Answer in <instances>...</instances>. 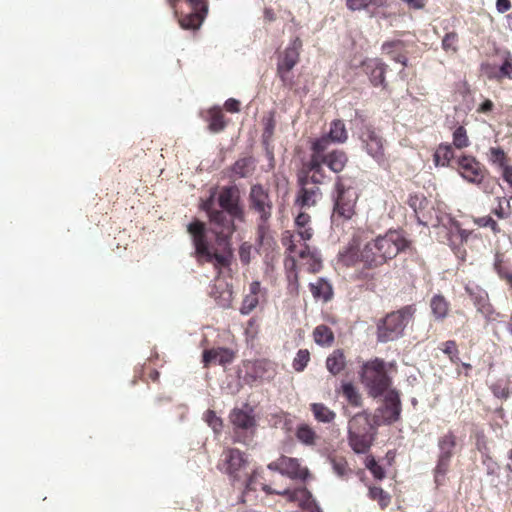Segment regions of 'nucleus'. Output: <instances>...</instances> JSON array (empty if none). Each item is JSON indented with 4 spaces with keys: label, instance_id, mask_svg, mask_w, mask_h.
<instances>
[{
    "label": "nucleus",
    "instance_id": "nucleus-1",
    "mask_svg": "<svg viewBox=\"0 0 512 512\" xmlns=\"http://www.w3.org/2000/svg\"><path fill=\"white\" fill-rule=\"evenodd\" d=\"M211 226L217 249H213L207 239L205 223L195 219L187 225V231L191 235L195 249V257L198 263H211L216 269L229 267L233 257L231 238L236 231L235 223L232 219L219 215Z\"/></svg>",
    "mask_w": 512,
    "mask_h": 512
},
{
    "label": "nucleus",
    "instance_id": "nucleus-2",
    "mask_svg": "<svg viewBox=\"0 0 512 512\" xmlns=\"http://www.w3.org/2000/svg\"><path fill=\"white\" fill-rule=\"evenodd\" d=\"M248 207L257 215L256 243L260 247L264 244L270 233V220L274 204L268 189L261 184H253L248 194Z\"/></svg>",
    "mask_w": 512,
    "mask_h": 512
},
{
    "label": "nucleus",
    "instance_id": "nucleus-3",
    "mask_svg": "<svg viewBox=\"0 0 512 512\" xmlns=\"http://www.w3.org/2000/svg\"><path fill=\"white\" fill-rule=\"evenodd\" d=\"M415 313L416 307L411 304L392 311L380 319L377 323L378 342L387 343L401 338Z\"/></svg>",
    "mask_w": 512,
    "mask_h": 512
},
{
    "label": "nucleus",
    "instance_id": "nucleus-4",
    "mask_svg": "<svg viewBox=\"0 0 512 512\" xmlns=\"http://www.w3.org/2000/svg\"><path fill=\"white\" fill-rule=\"evenodd\" d=\"M357 198L356 190L352 187H346L342 177H337L333 194V212L331 215L333 225H339L353 217Z\"/></svg>",
    "mask_w": 512,
    "mask_h": 512
},
{
    "label": "nucleus",
    "instance_id": "nucleus-5",
    "mask_svg": "<svg viewBox=\"0 0 512 512\" xmlns=\"http://www.w3.org/2000/svg\"><path fill=\"white\" fill-rule=\"evenodd\" d=\"M360 375L362 383L374 398L381 396L391 384L385 362L379 358L364 363Z\"/></svg>",
    "mask_w": 512,
    "mask_h": 512
},
{
    "label": "nucleus",
    "instance_id": "nucleus-6",
    "mask_svg": "<svg viewBox=\"0 0 512 512\" xmlns=\"http://www.w3.org/2000/svg\"><path fill=\"white\" fill-rule=\"evenodd\" d=\"M373 242V246L376 247L381 258H384V263L410 249L411 246V242L404 236V233L398 230H389L384 235L378 236Z\"/></svg>",
    "mask_w": 512,
    "mask_h": 512
},
{
    "label": "nucleus",
    "instance_id": "nucleus-7",
    "mask_svg": "<svg viewBox=\"0 0 512 512\" xmlns=\"http://www.w3.org/2000/svg\"><path fill=\"white\" fill-rule=\"evenodd\" d=\"M302 41L295 37L285 50L279 54L277 60V75L283 86L291 88L294 85L292 69L299 61Z\"/></svg>",
    "mask_w": 512,
    "mask_h": 512
},
{
    "label": "nucleus",
    "instance_id": "nucleus-8",
    "mask_svg": "<svg viewBox=\"0 0 512 512\" xmlns=\"http://www.w3.org/2000/svg\"><path fill=\"white\" fill-rule=\"evenodd\" d=\"M220 212L227 213V218L232 222L245 221L244 208L241 205L240 194L237 186H223L217 198Z\"/></svg>",
    "mask_w": 512,
    "mask_h": 512
},
{
    "label": "nucleus",
    "instance_id": "nucleus-9",
    "mask_svg": "<svg viewBox=\"0 0 512 512\" xmlns=\"http://www.w3.org/2000/svg\"><path fill=\"white\" fill-rule=\"evenodd\" d=\"M438 459L435 467V482L440 483L441 479L445 477L451 459L454 455L456 448V436L452 431H448L438 439Z\"/></svg>",
    "mask_w": 512,
    "mask_h": 512
},
{
    "label": "nucleus",
    "instance_id": "nucleus-10",
    "mask_svg": "<svg viewBox=\"0 0 512 512\" xmlns=\"http://www.w3.org/2000/svg\"><path fill=\"white\" fill-rule=\"evenodd\" d=\"M360 139L367 154L378 164L382 165L385 162L384 140L382 136L372 126H366Z\"/></svg>",
    "mask_w": 512,
    "mask_h": 512
},
{
    "label": "nucleus",
    "instance_id": "nucleus-11",
    "mask_svg": "<svg viewBox=\"0 0 512 512\" xmlns=\"http://www.w3.org/2000/svg\"><path fill=\"white\" fill-rule=\"evenodd\" d=\"M222 463L219 464L221 470L227 473L234 481L241 479V471L246 466V460L243 453L238 449H227L222 454Z\"/></svg>",
    "mask_w": 512,
    "mask_h": 512
},
{
    "label": "nucleus",
    "instance_id": "nucleus-12",
    "mask_svg": "<svg viewBox=\"0 0 512 512\" xmlns=\"http://www.w3.org/2000/svg\"><path fill=\"white\" fill-rule=\"evenodd\" d=\"M465 291L473 301L477 311L488 318L493 313V307L489 302L488 293L480 286L474 283H468L465 286Z\"/></svg>",
    "mask_w": 512,
    "mask_h": 512
},
{
    "label": "nucleus",
    "instance_id": "nucleus-13",
    "mask_svg": "<svg viewBox=\"0 0 512 512\" xmlns=\"http://www.w3.org/2000/svg\"><path fill=\"white\" fill-rule=\"evenodd\" d=\"M268 468L291 478H304L307 473V470L301 469L297 459L286 456H281L277 461L271 462L268 464Z\"/></svg>",
    "mask_w": 512,
    "mask_h": 512
},
{
    "label": "nucleus",
    "instance_id": "nucleus-14",
    "mask_svg": "<svg viewBox=\"0 0 512 512\" xmlns=\"http://www.w3.org/2000/svg\"><path fill=\"white\" fill-rule=\"evenodd\" d=\"M382 421L379 415L375 414L371 420L366 411L355 414L348 423V432L370 433L376 432Z\"/></svg>",
    "mask_w": 512,
    "mask_h": 512
},
{
    "label": "nucleus",
    "instance_id": "nucleus-15",
    "mask_svg": "<svg viewBox=\"0 0 512 512\" xmlns=\"http://www.w3.org/2000/svg\"><path fill=\"white\" fill-rule=\"evenodd\" d=\"M461 176L470 183L480 184L483 179V173L480 163L471 156H462L457 159Z\"/></svg>",
    "mask_w": 512,
    "mask_h": 512
},
{
    "label": "nucleus",
    "instance_id": "nucleus-16",
    "mask_svg": "<svg viewBox=\"0 0 512 512\" xmlns=\"http://www.w3.org/2000/svg\"><path fill=\"white\" fill-rule=\"evenodd\" d=\"M331 142L332 141L330 140L329 137H327L326 134L312 141V154L307 164V168L315 171H318L320 169V165H323V160L327 155V153L325 152L328 150Z\"/></svg>",
    "mask_w": 512,
    "mask_h": 512
},
{
    "label": "nucleus",
    "instance_id": "nucleus-17",
    "mask_svg": "<svg viewBox=\"0 0 512 512\" xmlns=\"http://www.w3.org/2000/svg\"><path fill=\"white\" fill-rule=\"evenodd\" d=\"M375 436L376 432H348V443L356 454H366L370 450Z\"/></svg>",
    "mask_w": 512,
    "mask_h": 512
},
{
    "label": "nucleus",
    "instance_id": "nucleus-18",
    "mask_svg": "<svg viewBox=\"0 0 512 512\" xmlns=\"http://www.w3.org/2000/svg\"><path fill=\"white\" fill-rule=\"evenodd\" d=\"M378 411L384 414V423L391 424L396 422L401 413V402L396 391H390L385 397V406Z\"/></svg>",
    "mask_w": 512,
    "mask_h": 512
},
{
    "label": "nucleus",
    "instance_id": "nucleus-19",
    "mask_svg": "<svg viewBox=\"0 0 512 512\" xmlns=\"http://www.w3.org/2000/svg\"><path fill=\"white\" fill-rule=\"evenodd\" d=\"M387 65L379 59H371L364 62L365 72L374 86H384L385 71Z\"/></svg>",
    "mask_w": 512,
    "mask_h": 512
},
{
    "label": "nucleus",
    "instance_id": "nucleus-20",
    "mask_svg": "<svg viewBox=\"0 0 512 512\" xmlns=\"http://www.w3.org/2000/svg\"><path fill=\"white\" fill-rule=\"evenodd\" d=\"M230 421L231 423L239 429L247 430L255 425V419L252 415V409L243 410V409H233L230 413Z\"/></svg>",
    "mask_w": 512,
    "mask_h": 512
},
{
    "label": "nucleus",
    "instance_id": "nucleus-21",
    "mask_svg": "<svg viewBox=\"0 0 512 512\" xmlns=\"http://www.w3.org/2000/svg\"><path fill=\"white\" fill-rule=\"evenodd\" d=\"M373 244V241L366 243L360 251V260L367 268H376L384 264V258H381Z\"/></svg>",
    "mask_w": 512,
    "mask_h": 512
},
{
    "label": "nucleus",
    "instance_id": "nucleus-22",
    "mask_svg": "<svg viewBox=\"0 0 512 512\" xmlns=\"http://www.w3.org/2000/svg\"><path fill=\"white\" fill-rule=\"evenodd\" d=\"M310 292L316 300L328 302L333 296L331 284L324 278L317 279L316 282L309 284Z\"/></svg>",
    "mask_w": 512,
    "mask_h": 512
},
{
    "label": "nucleus",
    "instance_id": "nucleus-23",
    "mask_svg": "<svg viewBox=\"0 0 512 512\" xmlns=\"http://www.w3.org/2000/svg\"><path fill=\"white\" fill-rule=\"evenodd\" d=\"M347 161L348 157L344 151L333 150L327 153L323 160V164H325L331 171L339 173L344 169Z\"/></svg>",
    "mask_w": 512,
    "mask_h": 512
},
{
    "label": "nucleus",
    "instance_id": "nucleus-24",
    "mask_svg": "<svg viewBox=\"0 0 512 512\" xmlns=\"http://www.w3.org/2000/svg\"><path fill=\"white\" fill-rule=\"evenodd\" d=\"M307 183V177L299 178V184L301 185V189L296 199V203L299 204L301 207H310L314 205L316 202V194L319 192L318 188H306L305 186L307 185Z\"/></svg>",
    "mask_w": 512,
    "mask_h": 512
},
{
    "label": "nucleus",
    "instance_id": "nucleus-25",
    "mask_svg": "<svg viewBox=\"0 0 512 512\" xmlns=\"http://www.w3.org/2000/svg\"><path fill=\"white\" fill-rule=\"evenodd\" d=\"M358 247L359 242L356 238H353L348 246L343 251L339 252V260L343 265L350 267L358 261L360 258V255L358 254Z\"/></svg>",
    "mask_w": 512,
    "mask_h": 512
},
{
    "label": "nucleus",
    "instance_id": "nucleus-26",
    "mask_svg": "<svg viewBox=\"0 0 512 512\" xmlns=\"http://www.w3.org/2000/svg\"><path fill=\"white\" fill-rule=\"evenodd\" d=\"M346 366L345 356L342 350L333 351L326 359V368L332 375L339 374Z\"/></svg>",
    "mask_w": 512,
    "mask_h": 512
},
{
    "label": "nucleus",
    "instance_id": "nucleus-27",
    "mask_svg": "<svg viewBox=\"0 0 512 512\" xmlns=\"http://www.w3.org/2000/svg\"><path fill=\"white\" fill-rule=\"evenodd\" d=\"M297 440L306 446H313L318 439V435L312 427L306 423H301L297 426L295 431Z\"/></svg>",
    "mask_w": 512,
    "mask_h": 512
},
{
    "label": "nucleus",
    "instance_id": "nucleus-28",
    "mask_svg": "<svg viewBox=\"0 0 512 512\" xmlns=\"http://www.w3.org/2000/svg\"><path fill=\"white\" fill-rule=\"evenodd\" d=\"M430 308L436 320H443L447 317L449 303L440 294H436L431 298Z\"/></svg>",
    "mask_w": 512,
    "mask_h": 512
},
{
    "label": "nucleus",
    "instance_id": "nucleus-29",
    "mask_svg": "<svg viewBox=\"0 0 512 512\" xmlns=\"http://www.w3.org/2000/svg\"><path fill=\"white\" fill-rule=\"evenodd\" d=\"M255 170V160L253 157H244L237 160L233 167L232 172L240 178L250 176Z\"/></svg>",
    "mask_w": 512,
    "mask_h": 512
},
{
    "label": "nucleus",
    "instance_id": "nucleus-30",
    "mask_svg": "<svg viewBox=\"0 0 512 512\" xmlns=\"http://www.w3.org/2000/svg\"><path fill=\"white\" fill-rule=\"evenodd\" d=\"M206 13L193 10L191 13L179 19L181 28L185 30H197L202 25Z\"/></svg>",
    "mask_w": 512,
    "mask_h": 512
},
{
    "label": "nucleus",
    "instance_id": "nucleus-31",
    "mask_svg": "<svg viewBox=\"0 0 512 512\" xmlns=\"http://www.w3.org/2000/svg\"><path fill=\"white\" fill-rule=\"evenodd\" d=\"M327 137L334 143H344L348 139L347 130L342 120H334L330 124Z\"/></svg>",
    "mask_w": 512,
    "mask_h": 512
},
{
    "label": "nucleus",
    "instance_id": "nucleus-32",
    "mask_svg": "<svg viewBox=\"0 0 512 512\" xmlns=\"http://www.w3.org/2000/svg\"><path fill=\"white\" fill-rule=\"evenodd\" d=\"M215 194V190L211 191L210 196L201 204V209L206 212L210 224L215 223L219 215H223L224 218H227V213L220 212L219 208L215 207Z\"/></svg>",
    "mask_w": 512,
    "mask_h": 512
},
{
    "label": "nucleus",
    "instance_id": "nucleus-33",
    "mask_svg": "<svg viewBox=\"0 0 512 512\" xmlns=\"http://www.w3.org/2000/svg\"><path fill=\"white\" fill-rule=\"evenodd\" d=\"M311 412L314 418L321 423H331L336 414L322 403H312Z\"/></svg>",
    "mask_w": 512,
    "mask_h": 512
},
{
    "label": "nucleus",
    "instance_id": "nucleus-34",
    "mask_svg": "<svg viewBox=\"0 0 512 512\" xmlns=\"http://www.w3.org/2000/svg\"><path fill=\"white\" fill-rule=\"evenodd\" d=\"M453 148L450 144H440L434 153V162L437 166H448L453 159Z\"/></svg>",
    "mask_w": 512,
    "mask_h": 512
},
{
    "label": "nucleus",
    "instance_id": "nucleus-35",
    "mask_svg": "<svg viewBox=\"0 0 512 512\" xmlns=\"http://www.w3.org/2000/svg\"><path fill=\"white\" fill-rule=\"evenodd\" d=\"M315 342L320 346H330L334 341L332 330L326 325H319L313 332Z\"/></svg>",
    "mask_w": 512,
    "mask_h": 512
},
{
    "label": "nucleus",
    "instance_id": "nucleus-36",
    "mask_svg": "<svg viewBox=\"0 0 512 512\" xmlns=\"http://www.w3.org/2000/svg\"><path fill=\"white\" fill-rule=\"evenodd\" d=\"M489 161L497 165L501 171L504 169L507 164V156L504 150L501 147H491L489 150Z\"/></svg>",
    "mask_w": 512,
    "mask_h": 512
},
{
    "label": "nucleus",
    "instance_id": "nucleus-37",
    "mask_svg": "<svg viewBox=\"0 0 512 512\" xmlns=\"http://www.w3.org/2000/svg\"><path fill=\"white\" fill-rule=\"evenodd\" d=\"M342 393L351 405L359 406L361 404V396L352 383H344Z\"/></svg>",
    "mask_w": 512,
    "mask_h": 512
},
{
    "label": "nucleus",
    "instance_id": "nucleus-38",
    "mask_svg": "<svg viewBox=\"0 0 512 512\" xmlns=\"http://www.w3.org/2000/svg\"><path fill=\"white\" fill-rule=\"evenodd\" d=\"M369 496L371 499L378 501L381 508H385L390 503V496L380 487H370Z\"/></svg>",
    "mask_w": 512,
    "mask_h": 512
},
{
    "label": "nucleus",
    "instance_id": "nucleus-39",
    "mask_svg": "<svg viewBox=\"0 0 512 512\" xmlns=\"http://www.w3.org/2000/svg\"><path fill=\"white\" fill-rule=\"evenodd\" d=\"M453 145L462 149L469 145V139L466 133V129L463 126H459L453 132Z\"/></svg>",
    "mask_w": 512,
    "mask_h": 512
},
{
    "label": "nucleus",
    "instance_id": "nucleus-40",
    "mask_svg": "<svg viewBox=\"0 0 512 512\" xmlns=\"http://www.w3.org/2000/svg\"><path fill=\"white\" fill-rule=\"evenodd\" d=\"M310 360V353L307 349H300L293 360V368L297 372L303 371Z\"/></svg>",
    "mask_w": 512,
    "mask_h": 512
},
{
    "label": "nucleus",
    "instance_id": "nucleus-41",
    "mask_svg": "<svg viewBox=\"0 0 512 512\" xmlns=\"http://www.w3.org/2000/svg\"><path fill=\"white\" fill-rule=\"evenodd\" d=\"M365 466L372 473L374 478L382 480L385 477V470L378 464L373 456H368L366 458Z\"/></svg>",
    "mask_w": 512,
    "mask_h": 512
},
{
    "label": "nucleus",
    "instance_id": "nucleus-42",
    "mask_svg": "<svg viewBox=\"0 0 512 512\" xmlns=\"http://www.w3.org/2000/svg\"><path fill=\"white\" fill-rule=\"evenodd\" d=\"M493 213L500 219L508 218L511 215L510 200L505 197L498 198V205Z\"/></svg>",
    "mask_w": 512,
    "mask_h": 512
},
{
    "label": "nucleus",
    "instance_id": "nucleus-43",
    "mask_svg": "<svg viewBox=\"0 0 512 512\" xmlns=\"http://www.w3.org/2000/svg\"><path fill=\"white\" fill-rule=\"evenodd\" d=\"M512 78V59L507 56L495 74H489V78Z\"/></svg>",
    "mask_w": 512,
    "mask_h": 512
},
{
    "label": "nucleus",
    "instance_id": "nucleus-44",
    "mask_svg": "<svg viewBox=\"0 0 512 512\" xmlns=\"http://www.w3.org/2000/svg\"><path fill=\"white\" fill-rule=\"evenodd\" d=\"M259 299L258 296L253 294H248L245 296L242 302V306L240 308V312L243 315L250 314L258 305Z\"/></svg>",
    "mask_w": 512,
    "mask_h": 512
},
{
    "label": "nucleus",
    "instance_id": "nucleus-45",
    "mask_svg": "<svg viewBox=\"0 0 512 512\" xmlns=\"http://www.w3.org/2000/svg\"><path fill=\"white\" fill-rule=\"evenodd\" d=\"M217 292H213V295L215 297V300L217 301V304L222 308H229L232 302V291L231 289L226 286V288L219 293V295L216 294Z\"/></svg>",
    "mask_w": 512,
    "mask_h": 512
},
{
    "label": "nucleus",
    "instance_id": "nucleus-46",
    "mask_svg": "<svg viewBox=\"0 0 512 512\" xmlns=\"http://www.w3.org/2000/svg\"><path fill=\"white\" fill-rule=\"evenodd\" d=\"M329 460L331 462L332 469L336 475H338L339 477H343L347 474L348 467L347 462L344 458L330 457Z\"/></svg>",
    "mask_w": 512,
    "mask_h": 512
},
{
    "label": "nucleus",
    "instance_id": "nucleus-47",
    "mask_svg": "<svg viewBox=\"0 0 512 512\" xmlns=\"http://www.w3.org/2000/svg\"><path fill=\"white\" fill-rule=\"evenodd\" d=\"M205 421L209 427L213 429L215 433H218L222 429V420L219 418L213 410H208L205 413Z\"/></svg>",
    "mask_w": 512,
    "mask_h": 512
},
{
    "label": "nucleus",
    "instance_id": "nucleus-48",
    "mask_svg": "<svg viewBox=\"0 0 512 512\" xmlns=\"http://www.w3.org/2000/svg\"><path fill=\"white\" fill-rule=\"evenodd\" d=\"M225 127V122L223 120V116L221 113L219 112H215L211 115V118H210V123H209V129L212 131V132H220L224 129Z\"/></svg>",
    "mask_w": 512,
    "mask_h": 512
},
{
    "label": "nucleus",
    "instance_id": "nucleus-49",
    "mask_svg": "<svg viewBox=\"0 0 512 512\" xmlns=\"http://www.w3.org/2000/svg\"><path fill=\"white\" fill-rule=\"evenodd\" d=\"M458 41V36L454 32L447 33L442 40V47L444 50L456 51V43Z\"/></svg>",
    "mask_w": 512,
    "mask_h": 512
},
{
    "label": "nucleus",
    "instance_id": "nucleus-50",
    "mask_svg": "<svg viewBox=\"0 0 512 512\" xmlns=\"http://www.w3.org/2000/svg\"><path fill=\"white\" fill-rule=\"evenodd\" d=\"M251 250L252 246L249 243L245 242L241 244L239 248V257L243 264H249L251 260Z\"/></svg>",
    "mask_w": 512,
    "mask_h": 512
},
{
    "label": "nucleus",
    "instance_id": "nucleus-51",
    "mask_svg": "<svg viewBox=\"0 0 512 512\" xmlns=\"http://www.w3.org/2000/svg\"><path fill=\"white\" fill-rule=\"evenodd\" d=\"M502 262H503V255L497 252L495 254L494 269L496 270L497 274L502 279L506 280V275L512 274V272H508V271L504 270V268L502 267Z\"/></svg>",
    "mask_w": 512,
    "mask_h": 512
},
{
    "label": "nucleus",
    "instance_id": "nucleus-52",
    "mask_svg": "<svg viewBox=\"0 0 512 512\" xmlns=\"http://www.w3.org/2000/svg\"><path fill=\"white\" fill-rule=\"evenodd\" d=\"M442 351H443V353L448 355L449 358H453V357H456L457 355H459V351L457 349V345L454 340H448V341L444 342Z\"/></svg>",
    "mask_w": 512,
    "mask_h": 512
},
{
    "label": "nucleus",
    "instance_id": "nucleus-53",
    "mask_svg": "<svg viewBox=\"0 0 512 512\" xmlns=\"http://www.w3.org/2000/svg\"><path fill=\"white\" fill-rule=\"evenodd\" d=\"M309 257L312 260V263L310 265L312 270L314 272L318 271L320 269V267H321V262H322L320 251L318 249H316V248H313L311 254L309 255Z\"/></svg>",
    "mask_w": 512,
    "mask_h": 512
},
{
    "label": "nucleus",
    "instance_id": "nucleus-54",
    "mask_svg": "<svg viewBox=\"0 0 512 512\" xmlns=\"http://www.w3.org/2000/svg\"><path fill=\"white\" fill-rule=\"evenodd\" d=\"M347 7L352 10H362L369 7V1L368 0H347L346 2Z\"/></svg>",
    "mask_w": 512,
    "mask_h": 512
},
{
    "label": "nucleus",
    "instance_id": "nucleus-55",
    "mask_svg": "<svg viewBox=\"0 0 512 512\" xmlns=\"http://www.w3.org/2000/svg\"><path fill=\"white\" fill-rule=\"evenodd\" d=\"M478 224L483 227H490L495 233L500 231L497 222L490 216L480 218Z\"/></svg>",
    "mask_w": 512,
    "mask_h": 512
},
{
    "label": "nucleus",
    "instance_id": "nucleus-56",
    "mask_svg": "<svg viewBox=\"0 0 512 512\" xmlns=\"http://www.w3.org/2000/svg\"><path fill=\"white\" fill-rule=\"evenodd\" d=\"M218 352L220 353L217 358L219 364L224 365L232 361L233 355L228 349L221 348Z\"/></svg>",
    "mask_w": 512,
    "mask_h": 512
},
{
    "label": "nucleus",
    "instance_id": "nucleus-57",
    "mask_svg": "<svg viewBox=\"0 0 512 512\" xmlns=\"http://www.w3.org/2000/svg\"><path fill=\"white\" fill-rule=\"evenodd\" d=\"M220 353L218 350L212 349V350H205L203 352V363L205 365L210 364L212 361H217L218 355Z\"/></svg>",
    "mask_w": 512,
    "mask_h": 512
},
{
    "label": "nucleus",
    "instance_id": "nucleus-58",
    "mask_svg": "<svg viewBox=\"0 0 512 512\" xmlns=\"http://www.w3.org/2000/svg\"><path fill=\"white\" fill-rule=\"evenodd\" d=\"M309 222L310 216L306 213H299L295 218V225L298 227V229L307 227Z\"/></svg>",
    "mask_w": 512,
    "mask_h": 512
},
{
    "label": "nucleus",
    "instance_id": "nucleus-59",
    "mask_svg": "<svg viewBox=\"0 0 512 512\" xmlns=\"http://www.w3.org/2000/svg\"><path fill=\"white\" fill-rule=\"evenodd\" d=\"M192 10L207 14V6L203 0H188Z\"/></svg>",
    "mask_w": 512,
    "mask_h": 512
},
{
    "label": "nucleus",
    "instance_id": "nucleus-60",
    "mask_svg": "<svg viewBox=\"0 0 512 512\" xmlns=\"http://www.w3.org/2000/svg\"><path fill=\"white\" fill-rule=\"evenodd\" d=\"M225 108L227 111L235 113L240 109V102L234 98H230L225 102Z\"/></svg>",
    "mask_w": 512,
    "mask_h": 512
},
{
    "label": "nucleus",
    "instance_id": "nucleus-61",
    "mask_svg": "<svg viewBox=\"0 0 512 512\" xmlns=\"http://www.w3.org/2000/svg\"><path fill=\"white\" fill-rule=\"evenodd\" d=\"M308 170H309L310 172H313V174H312V176H311V178H310V180H311V182H312V183H314V184H320V183H322V180H323V178H324L322 165H320V169H319L318 171L310 170L309 168H308Z\"/></svg>",
    "mask_w": 512,
    "mask_h": 512
},
{
    "label": "nucleus",
    "instance_id": "nucleus-62",
    "mask_svg": "<svg viewBox=\"0 0 512 512\" xmlns=\"http://www.w3.org/2000/svg\"><path fill=\"white\" fill-rule=\"evenodd\" d=\"M511 8L510 0H497L496 9L499 13H505Z\"/></svg>",
    "mask_w": 512,
    "mask_h": 512
},
{
    "label": "nucleus",
    "instance_id": "nucleus-63",
    "mask_svg": "<svg viewBox=\"0 0 512 512\" xmlns=\"http://www.w3.org/2000/svg\"><path fill=\"white\" fill-rule=\"evenodd\" d=\"M501 174H502V178L504 179V181L510 187H512V166L511 165L505 166L504 169L502 170Z\"/></svg>",
    "mask_w": 512,
    "mask_h": 512
},
{
    "label": "nucleus",
    "instance_id": "nucleus-64",
    "mask_svg": "<svg viewBox=\"0 0 512 512\" xmlns=\"http://www.w3.org/2000/svg\"><path fill=\"white\" fill-rule=\"evenodd\" d=\"M298 235L303 241H308L313 235V231L309 227L301 228L298 230Z\"/></svg>",
    "mask_w": 512,
    "mask_h": 512
}]
</instances>
